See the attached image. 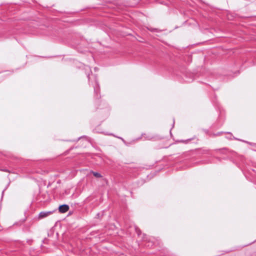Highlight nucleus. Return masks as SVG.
<instances>
[{
	"label": "nucleus",
	"mask_w": 256,
	"mask_h": 256,
	"mask_svg": "<svg viewBox=\"0 0 256 256\" xmlns=\"http://www.w3.org/2000/svg\"><path fill=\"white\" fill-rule=\"evenodd\" d=\"M92 173L93 174L94 176L96 178L102 177L101 174L98 172H92Z\"/></svg>",
	"instance_id": "nucleus-3"
},
{
	"label": "nucleus",
	"mask_w": 256,
	"mask_h": 256,
	"mask_svg": "<svg viewBox=\"0 0 256 256\" xmlns=\"http://www.w3.org/2000/svg\"><path fill=\"white\" fill-rule=\"evenodd\" d=\"M52 212L51 211L42 212L39 214L38 218H46V217L50 215L51 214H52Z\"/></svg>",
	"instance_id": "nucleus-1"
},
{
	"label": "nucleus",
	"mask_w": 256,
	"mask_h": 256,
	"mask_svg": "<svg viewBox=\"0 0 256 256\" xmlns=\"http://www.w3.org/2000/svg\"><path fill=\"white\" fill-rule=\"evenodd\" d=\"M150 30H151V31H154V30H156V29H154V28H150Z\"/></svg>",
	"instance_id": "nucleus-4"
},
{
	"label": "nucleus",
	"mask_w": 256,
	"mask_h": 256,
	"mask_svg": "<svg viewBox=\"0 0 256 256\" xmlns=\"http://www.w3.org/2000/svg\"><path fill=\"white\" fill-rule=\"evenodd\" d=\"M136 230L137 231V232H138V230H137L136 228Z\"/></svg>",
	"instance_id": "nucleus-5"
},
{
	"label": "nucleus",
	"mask_w": 256,
	"mask_h": 256,
	"mask_svg": "<svg viewBox=\"0 0 256 256\" xmlns=\"http://www.w3.org/2000/svg\"><path fill=\"white\" fill-rule=\"evenodd\" d=\"M69 209V207L66 204H64L59 206V211L62 213H64L66 212Z\"/></svg>",
	"instance_id": "nucleus-2"
}]
</instances>
